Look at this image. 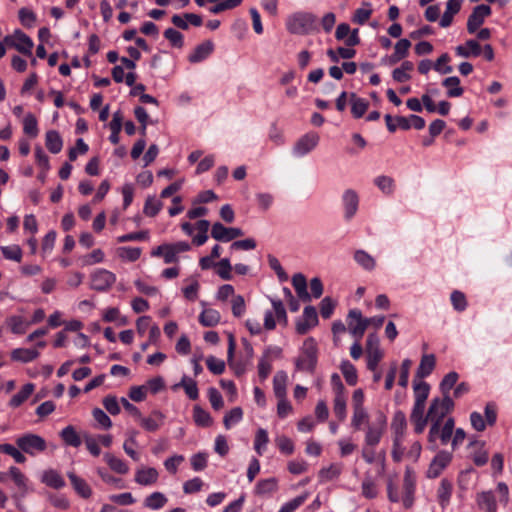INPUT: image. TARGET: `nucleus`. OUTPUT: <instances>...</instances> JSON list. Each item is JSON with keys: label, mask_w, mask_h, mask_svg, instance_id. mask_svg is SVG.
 Wrapping results in <instances>:
<instances>
[{"label": "nucleus", "mask_w": 512, "mask_h": 512, "mask_svg": "<svg viewBox=\"0 0 512 512\" xmlns=\"http://www.w3.org/2000/svg\"><path fill=\"white\" fill-rule=\"evenodd\" d=\"M286 28L292 34L307 35L317 29L316 16L309 12H296L288 16Z\"/></svg>", "instance_id": "nucleus-1"}, {"label": "nucleus", "mask_w": 512, "mask_h": 512, "mask_svg": "<svg viewBox=\"0 0 512 512\" xmlns=\"http://www.w3.org/2000/svg\"><path fill=\"white\" fill-rule=\"evenodd\" d=\"M318 360L317 343L313 338L304 341L299 356L295 360L298 371L313 373Z\"/></svg>", "instance_id": "nucleus-2"}, {"label": "nucleus", "mask_w": 512, "mask_h": 512, "mask_svg": "<svg viewBox=\"0 0 512 512\" xmlns=\"http://www.w3.org/2000/svg\"><path fill=\"white\" fill-rule=\"evenodd\" d=\"M455 428V420L453 417L447 418L442 423H435L430 426L428 432V442L432 450L437 449L436 440L439 439L442 445L448 444L452 441V436Z\"/></svg>", "instance_id": "nucleus-3"}, {"label": "nucleus", "mask_w": 512, "mask_h": 512, "mask_svg": "<svg viewBox=\"0 0 512 512\" xmlns=\"http://www.w3.org/2000/svg\"><path fill=\"white\" fill-rule=\"evenodd\" d=\"M454 409V402L450 396L433 398L430 402L427 417L432 424L442 423L445 416Z\"/></svg>", "instance_id": "nucleus-4"}, {"label": "nucleus", "mask_w": 512, "mask_h": 512, "mask_svg": "<svg viewBox=\"0 0 512 512\" xmlns=\"http://www.w3.org/2000/svg\"><path fill=\"white\" fill-rule=\"evenodd\" d=\"M18 448L31 456L43 452L47 448V444L44 438L39 435L27 433L16 439Z\"/></svg>", "instance_id": "nucleus-5"}, {"label": "nucleus", "mask_w": 512, "mask_h": 512, "mask_svg": "<svg viewBox=\"0 0 512 512\" xmlns=\"http://www.w3.org/2000/svg\"><path fill=\"white\" fill-rule=\"evenodd\" d=\"M4 43L8 47H13L24 55L32 56V49L34 46L33 41L21 30H16L13 34L5 36Z\"/></svg>", "instance_id": "nucleus-6"}, {"label": "nucleus", "mask_w": 512, "mask_h": 512, "mask_svg": "<svg viewBox=\"0 0 512 512\" xmlns=\"http://www.w3.org/2000/svg\"><path fill=\"white\" fill-rule=\"evenodd\" d=\"M320 136L317 132H308L301 136L293 146V154L303 157L313 151L319 144Z\"/></svg>", "instance_id": "nucleus-7"}, {"label": "nucleus", "mask_w": 512, "mask_h": 512, "mask_svg": "<svg viewBox=\"0 0 512 512\" xmlns=\"http://www.w3.org/2000/svg\"><path fill=\"white\" fill-rule=\"evenodd\" d=\"M452 453L446 450L439 451L429 464L426 475L428 478H437L443 470L451 463Z\"/></svg>", "instance_id": "nucleus-8"}, {"label": "nucleus", "mask_w": 512, "mask_h": 512, "mask_svg": "<svg viewBox=\"0 0 512 512\" xmlns=\"http://www.w3.org/2000/svg\"><path fill=\"white\" fill-rule=\"evenodd\" d=\"M367 328V320L362 317L361 311L357 309L350 310L348 313V329L350 334L355 339L360 340Z\"/></svg>", "instance_id": "nucleus-9"}, {"label": "nucleus", "mask_w": 512, "mask_h": 512, "mask_svg": "<svg viewBox=\"0 0 512 512\" xmlns=\"http://www.w3.org/2000/svg\"><path fill=\"white\" fill-rule=\"evenodd\" d=\"M115 281V274L106 269H97L91 274V288L97 291H106Z\"/></svg>", "instance_id": "nucleus-10"}, {"label": "nucleus", "mask_w": 512, "mask_h": 512, "mask_svg": "<svg viewBox=\"0 0 512 512\" xmlns=\"http://www.w3.org/2000/svg\"><path fill=\"white\" fill-rule=\"evenodd\" d=\"M244 235L242 229L237 227H225L222 223L216 222L212 225L211 236L217 241L229 242Z\"/></svg>", "instance_id": "nucleus-11"}, {"label": "nucleus", "mask_w": 512, "mask_h": 512, "mask_svg": "<svg viewBox=\"0 0 512 512\" xmlns=\"http://www.w3.org/2000/svg\"><path fill=\"white\" fill-rule=\"evenodd\" d=\"M491 8L488 5L481 4L474 7L472 13L467 20V31L470 34L475 33L478 28L484 23L485 18L491 15Z\"/></svg>", "instance_id": "nucleus-12"}, {"label": "nucleus", "mask_w": 512, "mask_h": 512, "mask_svg": "<svg viewBox=\"0 0 512 512\" xmlns=\"http://www.w3.org/2000/svg\"><path fill=\"white\" fill-rule=\"evenodd\" d=\"M345 220H351L357 213L359 207V196L353 189H346L342 194Z\"/></svg>", "instance_id": "nucleus-13"}, {"label": "nucleus", "mask_w": 512, "mask_h": 512, "mask_svg": "<svg viewBox=\"0 0 512 512\" xmlns=\"http://www.w3.org/2000/svg\"><path fill=\"white\" fill-rule=\"evenodd\" d=\"M318 316L316 309L312 306H306L303 311L302 319L296 323V331L299 334L307 333L312 327L317 325Z\"/></svg>", "instance_id": "nucleus-14"}, {"label": "nucleus", "mask_w": 512, "mask_h": 512, "mask_svg": "<svg viewBox=\"0 0 512 512\" xmlns=\"http://www.w3.org/2000/svg\"><path fill=\"white\" fill-rule=\"evenodd\" d=\"M386 425V420L383 416H380L377 424L369 425L365 435L366 446H376L382 437Z\"/></svg>", "instance_id": "nucleus-15"}, {"label": "nucleus", "mask_w": 512, "mask_h": 512, "mask_svg": "<svg viewBox=\"0 0 512 512\" xmlns=\"http://www.w3.org/2000/svg\"><path fill=\"white\" fill-rule=\"evenodd\" d=\"M158 471L153 467H141L135 473L134 481L142 486H151L158 481Z\"/></svg>", "instance_id": "nucleus-16"}, {"label": "nucleus", "mask_w": 512, "mask_h": 512, "mask_svg": "<svg viewBox=\"0 0 512 512\" xmlns=\"http://www.w3.org/2000/svg\"><path fill=\"white\" fill-rule=\"evenodd\" d=\"M476 503L482 512H497V502L492 491H482L476 494Z\"/></svg>", "instance_id": "nucleus-17"}, {"label": "nucleus", "mask_w": 512, "mask_h": 512, "mask_svg": "<svg viewBox=\"0 0 512 512\" xmlns=\"http://www.w3.org/2000/svg\"><path fill=\"white\" fill-rule=\"evenodd\" d=\"M463 0H448L444 14L442 15L439 25L442 28L449 27L453 22V17L460 11Z\"/></svg>", "instance_id": "nucleus-18"}, {"label": "nucleus", "mask_w": 512, "mask_h": 512, "mask_svg": "<svg viewBox=\"0 0 512 512\" xmlns=\"http://www.w3.org/2000/svg\"><path fill=\"white\" fill-rule=\"evenodd\" d=\"M140 425L147 431L153 432L159 429L164 420V415L154 410L149 417H143L142 415L137 419Z\"/></svg>", "instance_id": "nucleus-19"}, {"label": "nucleus", "mask_w": 512, "mask_h": 512, "mask_svg": "<svg viewBox=\"0 0 512 512\" xmlns=\"http://www.w3.org/2000/svg\"><path fill=\"white\" fill-rule=\"evenodd\" d=\"M455 52L464 58L477 57L482 53V48L477 40L470 39L466 41L465 45L457 46Z\"/></svg>", "instance_id": "nucleus-20"}, {"label": "nucleus", "mask_w": 512, "mask_h": 512, "mask_svg": "<svg viewBox=\"0 0 512 512\" xmlns=\"http://www.w3.org/2000/svg\"><path fill=\"white\" fill-rule=\"evenodd\" d=\"M67 476L77 494H79L82 498L85 499L91 497L92 490L88 483L83 478L78 477L74 472H68Z\"/></svg>", "instance_id": "nucleus-21"}, {"label": "nucleus", "mask_w": 512, "mask_h": 512, "mask_svg": "<svg viewBox=\"0 0 512 512\" xmlns=\"http://www.w3.org/2000/svg\"><path fill=\"white\" fill-rule=\"evenodd\" d=\"M213 51V44L210 41L199 44L194 51L188 56L191 63H198L205 60Z\"/></svg>", "instance_id": "nucleus-22"}, {"label": "nucleus", "mask_w": 512, "mask_h": 512, "mask_svg": "<svg viewBox=\"0 0 512 512\" xmlns=\"http://www.w3.org/2000/svg\"><path fill=\"white\" fill-rule=\"evenodd\" d=\"M435 363L436 359L433 354L423 355L417 368L416 377L422 379L429 376L435 368Z\"/></svg>", "instance_id": "nucleus-23"}, {"label": "nucleus", "mask_w": 512, "mask_h": 512, "mask_svg": "<svg viewBox=\"0 0 512 512\" xmlns=\"http://www.w3.org/2000/svg\"><path fill=\"white\" fill-rule=\"evenodd\" d=\"M404 497L403 504L406 508L411 507L413 503V493L415 489L414 479L409 469L406 470L403 480Z\"/></svg>", "instance_id": "nucleus-24"}, {"label": "nucleus", "mask_w": 512, "mask_h": 512, "mask_svg": "<svg viewBox=\"0 0 512 512\" xmlns=\"http://www.w3.org/2000/svg\"><path fill=\"white\" fill-rule=\"evenodd\" d=\"M5 322L14 334H24L30 326V322L20 315H12Z\"/></svg>", "instance_id": "nucleus-25"}, {"label": "nucleus", "mask_w": 512, "mask_h": 512, "mask_svg": "<svg viewBox=\"0 0 512 512\" xmlns=\"http://www.w3.org/2000/svg\"><path fill=\"white\" fill-rule=\"evenodd\" d=\"M292 285L298 295V297L308 302L311 300V295L307 292V281L303 274L297 273L292 277Z\"/></svg>", "instance_id": "nucleus-26"}, {"label": "nucleus", "mask_w": 512, "mask_h": 512, "mask_svg": "<svg viewBox=\"0 0 512 512\" xmlns=\"http://www.w3.org/2000/svg\"><path fill=\"white\" fill-rule=\"evenodd\" d=\"M41 481L54 489H61L65 486V481L62 476L53 469H49L43 472L41 476Z\"/></svg>", "instance_id": "nucleus-27"}, {"label": "nucleus", "mask_w": 512, "mask_h": 512, "mask_svg": "<svg viewBox=\"0 0 512 512\" xmlns=\"http://www.w3.org/2000/svg\"><path fill=\"white\" fill-rule=\"evenodd\" d=\"M168 502V498L162 492H153L148 495L143 502L144 507L150 510H160Z\"/></svg>", "instance_id": "nucleus-28"}, {"label": "nucleus", "mask_w": 512, "mask_h": 512, "mask_svg": "<svg viewBox=\"0 0 512 512\" xmlns=\"http://www.w3.org/2000/svg\"><path fill=\"white\" fill-rule=\"evenodd\" d=\"M39 357L36 349L16 348L11 352V359L17 362L28 363Z\"/></svg>", "instance_id": "nucleus-29"}, {"label": "nucleus", "mask_w": 512, "mask_h": 512, "mask_svg": "<svg viewBox=\"0 0 512 512\" xmlns=\"http://www.w3.org/2000/svg\"><path fill=\"white\" fill-rule=\"evenodd\" d=\"M137 435H138V431L135 430V429H131V430H128L126 432V440L125 442L123 443V449L125 451V453L131 457L134 461H138L139 460V454L134 450V447L138 445L137 443Z\"/></svg>", "instance_id": "nucleus-30"}, {"label": "nucleus", "mask_w": 512, "mask_h": 512, "mask_svg": "<svg viewBox=\"0 0 512 512\" xmlns=\"http://www.w3.org/2000/svg\"><path fill=\"white\" fill-rule=\"evenodd\" d=\"M9 475L12 480L16 484V486L20 490V495L24 497L28 492V479L27 477L20 471L19 468L12 466L9 469Z\"/></svg>", "instance_id": "nucleus-31"}, {"label": "nucleus", "mask_w": 512, "mask_h": 512, "mask_svg": "<svg viewBox=\"0 0 512 512\" xmlns=\"http://www.w3.org/2000/svg\"><path fill=\"white\" fill-rule=\"evenodd\" d=\"M351 112L355 118L362 117L368 109L369 103L366 99L358 97L355 93L350 94Z\"/></svg>", "instance_id": "nucleus-32"}, {"label": "nucleus", "mask_w": 512, "mask_h": 512, "mask_svg": "<svg viewBox=\"0 0 512 512\" xmlns=\"http://www.w3.org/2000/svg\"><path fill=\"white\" fill-rule=\"evenodd\" d=\"M442 85L447 88L448 97H460L464 92L460 86V79L457 76L447 77L443 80Z\"/></svg>", "instance_id": "nucleus-33"}, {"label": "nucleus", "mask_w": 512, "mask_h": 512, "mask_svg": "<svg viewBox=\"0 0 512 512\" xmlns=\"http://www.w3.org/2000/svg\"><path fill=\"white\" fill-rule=\"evenodd\" d=\"M287 374L284 371H278L273 378V390L277 398L286 397Z\"/></svg>", "instance_id": "nucleus-34"}, {"label": "nucleus", "mask_w": 512, "mask_h": 512, "mask_svg": "<svg viewBox=\"0 0 512 512\" xmlns=\"http://www.w3.org/2000/svg\"><path fill=\"white\" fill-rule=\"evenodd\" d=\"M45 144L47 149L53 154L59 153L63 147L62 138L55 130H50L46 133Z\"/></svg>", "instance_id": "nucleus-35"}, {"label": "nucleus", "mask_w": 512, "mask_h": 512, "mask_svg": "<svg viewBox=\"0 0 512 512\" xmlns=\"http://www.w3.org/2000/svg\"><path fill=\"white\" fill-rule=\"evenodd\" d=\"M60 437L66 445L72 447H79L81 445V438L76 432L75 428L71 425L66 426L61 430Z\"/></svg>", "instance_id": "nucleus-36"}, {"label": "nucleus", "mask_w": 512, "mask_h": 512, "mask_svg": "<svg viewBox=\"0 0 512 512\" xmlns=\"http://www.w3.org/2000/svg\"><path fill=\"white\" fill-rule=\"evenodd\" d=\"M385 122L390 132H395L398 127L403 130L410 129V120L407 117L397 116L393 118L390 114H386Z\"/></svg>", "instance_id": "nucleus-37"}, {"label": "nucleus", "mask_w": 512, "mask_h": 512, "mask_svg": "<svg viewBox=\"0 0 512 512\" xmlns=\"http://www.w3.org/2000/svg\"><path fill=\"white\" fill-rule=\"evenodd\" d=\"M220 321V313L212 308L204 309L199 315V322L205 327L216 326Z\"/></svg>", "instance_id": "nucleus-38"}, {"label": "nucleus", "mask_w": 512, "mask_h": 512, "mask_svg": "<svg viewBox=\"0 0 512 512\" xmlns=\"http://www.w3.org/2000/svg\"><path fill=\"white\" fill-rule=\"evenodd\" d=\"M407 421L406 416L402 411H396L394 413L391 428L395 434V437L402 438L406 430Z\"/></svg>", "instance_id": "nucleus-39"}, {"label": "nucleus", "mask_w": 512, "mask_h": 512, "mask_svg": "<svg viewBox=\"0 0 512 512\" xmlns=\"http://www.w3.org/2000/svg\"><path fill=\"white\" fill-rule=\"evenodd\" d=\"M413 390H414V403H420L426 405V400L429 396L430 386L428 383L424 381H414L413 382Z\"/></svg>", "instance_id": "nucleus-40"}, {"label": "nucleus", "mask_w": 512, "mask_h": 512, "mask_svg": "<svg viewBox=\"0 0 512 512\" xmlns=\"http://www.w3.org/2000/svg\"><path fill=\"white\" fill-rule=\"evenodd\" d=\"M104 460L111 468V470H113L116 473L127 474L129 471L128 465L122 459L114 456L111 453H106L104 455Z\"/></svg>", "instance_id": "nucleus-41"}, {"label": "nucleus", "mask_w": 512, "mask_h": 512, "mask_svg": "<svg viewBox=\"0 0 512 512\" xmlns=\"http://www.w3.org/2000/svg\"><path fill=\"white\" fill-rule=\"evenodd\" d=\"M354 260L365 270L371 271L375 268V259L364 250H356Z\"/></svg>", "instance_id": "nucleus-42"}, {"label": "nucleus", "mask_w": 512, "mask_h": 512, "mask_svg": "<svg viewBox=\"0 0 512 512\" xmlns=\"http://www.w3.org/2000/svg\"><path fill=\"white\" fill-rule=\"evenodd\" d=\"M342 472L341 464H331L329 467L322 468L319 471V478L322 482L331 481L339 477Z\"/></svg>", "instance_id": "nucleus-43"}, {"label": "nucleus", "mask_w": 512, "mask_h": 512, "mask_svg": "<svg viewBox=\"0 0 512 512\" xmlns=\"http://www.w3.org/2000/svg\"><path fill=\"white\" fill-rule=\"evenodd\" d=\"M277 489V481L275 478H268L260 480L256 487L255 492L258 495H269Z\"/></svg>", "instance_id": "nucleus-44"}, {"label": "nucleus", "mask_w": 512, "mask_h": 512, "mask_svg": "<svg viewBox=\"0 0 512 512\" xmlns=\"http://www.w3.org/2000/svg\"><path fill=\"white\" fill-rule=\"evenodd\" d=\"M34 385L31 383L25 384L21 390L16 393L10 400V405L13 407L20 406L32 394Z\"/></svg>", "instance_id": "nucleus-45"}, {"label": "nucleus", "mask_w": 512, "mask_h": 512, "mask_svg": "<svg viewBox=\"0 0 512 512\" xmlns=\"http://www.w3.org/2000/svg\"><path fill=\"white\" fill-rule=\"evenodd\" d=\"M209 227H210V223L208 220H199L196 223V229L198 230L199 233L193 238V242L197 246H201L207 241V239H208L207 232L209 230Z\"/></svg>", "instance_id": "nucleus-46"}, {"label": "nucleus", "mask_w": 512, "mask_h": 512, "mask_svg": "<svg viewBox=\"0 0 512 512\" xmlns=\"http://www.w3.org/2000/svg\"><path fill=\"white\" fill-rule=\"evenodd\" d=\"M341 372L350 386H354L357 383V371L352 363L345 360L341 363Z\"/></svg>", "instance_id": "nucleus-47"}, {"label": "nucleus", "mask_w": 512, "mask_h": 512, "mask_svg": "<svg viewBox=\"0 0 512 512\" xmlns=\"http://www.w3.org/2000/svg\"><path fill=\"white\" fill-rule=\"evenodd\" d=\"M235 347H236L235 338L232 334H229L228 335V351H227L228 363L235 370V373L237 375H241L242 373H244L245 368L242 365L235 364L233 361Z\"/></svg>", "instance_id": "nucleus-48"}, {"label": "nucleus", "mask_w": 512, "mask_h": 512, "mask_svg": "<svg viewBox=\"0 0 512 512\" xmlns=\"http://www.w3.org/2000/svg\"><path fill=\"white\" fill-rule=\"evenodd\" d=\"M193 419L198 426L208 427L212 424L210 414L198 405L193 409Z\"/></svg>", "instance_id": "nucleus-49"}, {"label": "nucleus", "mask_w": 512, "mask_h": 512, "mask_svg": "<svg viewBox=\"0 0 512 512\" xmlns=\"http://www.w3.org/2000/svg\"><path fill=\"white\" fill-rule=\"evenodd\" d=\"M178 385L183 387V389L185 390V393L187 394V396L190 399L196 400L198 398L199 392H198L197 384L193 379H191L187 376H183Z\"/></svg>", "instance_id": "nucleus-50"}, {"label": "nucleus", "mask_w": 512, "mask_h": 512, "mask_svg": "<svg viewBox=\"0 0 512 512\" xmlns=\"http://www.w3.org/2000/svg\"><path fill=\"white\" fill-rule=\"evenodd\" d=\"M458 378V374L454 371L449 372L447 375L444 376L440 383V390L443 396H450V391L457 383Z\"/></svg>", "instance_id": "nucleus-51"}, {"label": "nucleus", "mask_w": 512, "mask_h": 512, "mask_svg": "<svg viewBox=\"0 0 512 512\" xmlns=\"http://www.w3.org/2000/svg\"><path fill=\"white\" fill-rule=\"evenodd\" d=\"M214 3H215V5L210 7L209 11L212 14H219L225 10H231V9L238 7L242 3V0H224V1L219 0L218 2H214Z\"/></svg>", "instance_id": "nucleus-52"}, {"label": "nucleus", "mask_w": 512, "mask_h": 512, "mask_svg": "<svg viewBox=\"0 0 512 512\" xmlns=\"http://www.w3.org/2000/svg\"><path fill=\"white\" fill-rule=\"evenodd\" d=\"M243 417V411L240 407L231 409L223 419V423L226 429H230L233 425L241 421Z\"/></svg>", "instance_id": "nucleus-53"}, {"label": "nucleus", "mask_w": 512, "mask_h": 512, "mask_svg": "<svg viewBox=\"0 0 512 512\" xmlns=\"http://www.w3.org/2000/svg\"><path fill=\"white\" fill-rule=\"evenodd\" d=\"M374 184L385 194L391 195L394 191V180L391 177L382 175L374 179Z\"/></svg>", "instance_id": "nucleus-54"}, {"label": "nucleus", "mask_w": 512, "mask_h": 512, "mask_svg": "<svg viewBox=\"0 0 512 512\" xmlns=\"http://www.w3.org/2000/svg\"><path fill=\"white\" fill-rule=\"evenodd\" d=\"M164 37L170 42L173 47L182 48L184 45V36L174 28H167L164 31Z\"/></svg>", "instance_id": "nucleus-55"}, {"label": "nucleus", "mask_w": 512, "mask_h": 512, "mask_svg": "<svg viewBox=\"0 0 512 512\" xmlns=\"http://www.w3.org/2000/svg\"><path fill=\"white\" fill-rule=\"evenodd\" d=\"M334 413L340 421L346 418V399L343 393H337L335 396Z\"/></svg>", "instance_id": "nucleus-56"}, {"label": "nucleus", "mask_w": 512, "mask_h": 512, "mask_svg": "<svg viewBox=\"0 0 512 512\" xmlns=\"http://www.w3.org/2000/svg\"><path fill=\"white\" fill-rule=\"evenodd\" d=\"M23 130L26 134L30 135L31 137H36L38 135V126H37V119L36 117L28 113L23 120Z\"/></svg>", "instance_id": "nucleus-57"}, {"label": "nucleus", "mask_w": 512, "mask_h": 512, "mask_svg": "<svg viewBox=\"0 0 512 512\" xmlns=\"http://www.w3.org/2000/svg\"><path fill=\"white\" fill-rule=\"evenodd\" d=\"M0 451L11 456L17 463L22 464L26 461L23 453L12 444H0Z\"/></svg>", "instance_id": "nucleus-58"}, {"label": "nucleus", "mask_w": 512, "mask_h": 512, "mask_svg": "<svg viewBox=\"0 0 512 512\" xmlns=\"http://www.w3.org/2000/svg\"><path fill=\"white\" fill-rule=\"evenodd\" d=\"M161 208H162L161 201L157 200L154 197H148L144 204L143 212L147 216L154 217L159 213Z\"/></svg>", "instance_id": "nucleus-59"}, {"label": "nucleus", "mask_w": 512, "mask_h": 512, "mask_svg": "<svg viewBox=\"0 0 512 512\" xmlns=\"http://www.w3.org/2000/svg\"><path fill=\"white\" fill-rule=\"evenodd\" d=\"M268 442L269 438L267 431L263 428L258 429L255 436L254 449L259 455L263 454V450Z\"/></svg>", "instance_id": "nucleus-60"}, {"label": "nucleus", "mask_w": 512, "mask_h": 512, "mask_svg": "<svg viewBox=\"0 0 512 512\" xmlns=\"http://www.w3.org/2000/svg\"><path fill=\"white\" fill-rule=\"evenodd\" d=\"M449 61L450 56L447 53L442 54L433 65L434 70L440 74H450L453 71V68L452 66L447 65Z\"/></svg>", "instance_id": "nucleus-61"}, {"label": "nucleus", "mask_w": 512, "mask_h": 512, "mask_svg": "<svg viewBox=\"0 0 512 512\" xmlns=\"http://www.w3.org/2000/svg\"><path fill=\"white\" fill-rule=\"evenodd\" d=\"M1 251L6 259L20 262L22 258V251L18 245L2 246Z\"/></svg>", "instance_id": "nucleus-62"}, {"label": "nucleus", "mask_w": 512, "mask_h": 512, "mask_svg": "<svg viewBox=\"0 0 512 512\" xmlns=\"http://www.w3.org/2000/svg\"><path fill=\"white\" fill-rule=\"evenodd\" d=\"M217 274L223 280H230L232 278V266L228 258L221 259L217 264Z\"/></svg>", "instance_id": "nucleus-63"}, {"label": "nucleus", "mask_w": 512, "mask_h": 512, "mask_svg": "<svg viewBox=\"0 0 512 512\" xmlns=\"http://www.w3.org/2000/svg\"><path fill=\"white\" fill-rule=\"evenodd\" d=\"M306 498V495L297 496L296 498L286 502L278 512H294L305 502Z\"/></svg>", "instance_id": "nucleus-64"}]
</instances>
